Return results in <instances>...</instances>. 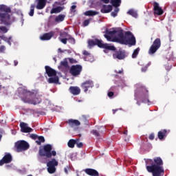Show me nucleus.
<instances>
[{
    "label": "nucleus",
    "mask_w": 176,
    "mask_h": 176,
    "mask_svg": "<svg viewBox=\"0 0 176 176\" xmlns=\"http://www.w3.org/2000/svg\"><path fill=\"white\" fill-rule=\"evenodd\" d=\"M15 146L16 152H23V151H27L30 148V144L24 140H21L15 144Z\"/></svg>",
    "instance_id": "nucleus-9"
},
{
    "label": "nucleus",
    "mask_w": 176,
    "mask_h": 176,
    "mask_svg": "<svg viewBox=\"0 0 176 176\" xmlns=\"http://www.w3.org/2000/svg\"><path fill=\"white\" fill-rule=\"evenodd\" d=\"M112 6L111 5H103L100 10L101 13H110L112 12Z\"/></svg>",
    "instance_id": "nucleus-25"
},
{
    "label": "nucleus",
    "mask_w": 176,
    "mask_h": 176,
    "mask_svg": "<svg viewBox=\"0 0 176 176\" xmlns=\"http://www.w3.org/2000/svg\"><path fill=\"white\" fill-rule=\"evenodd\" d=\"M113 58H114L115 60H124V58H126V54L124 52L120 50L116 52L113 54Z\"/></svg>",
    "instance_id": "nucleus-14"
},
{
    "label": "nucleus",
    "mask_w": 176,
    "mask_h": 176,
    "mask_svg": "<svg viewBox=\"0 0 176 176\" xmlns=\"http://www.w3.org/2000/svg\"><path fill=\"white\" fill-rule=\"evenodd\" d=\"M135 43H137V41L134 34L130 31L126 32L124 40L121 43V45H129L130 46H135Z\"/></svg>",
    "instance_id": "nucleus-6"
},
{
    "label": "nucleus",
    "mask_w": 176,
    "mask_h": 176,
    "mask_svg": "<svg viewBox=\"0 0 176 176\" xmlns=\"http://www.w3.org/2000/svg\"><path fill=\"white\" fill-rule=\"evenodd\" d=\"M83 54H84V56H89L90 55V54L87 51H84Z\"/></svg>",
    "instance_id": "nucleus-56"
},
{
    "label": "nucleus",
    "mask_w": 176,
    "mask_h": 176,
    "mask_svg": "<svg viewBox=\"0 0 176 176\" xmlns=\"http://www.w3.org/2000/svg\"><path fill=\"white\" fill-rule=\"evenodd\" d=\"M20 97L23 101L28 104H33V105H36V104H40L42 100L39 97V95L31 92L27 89H21L19 91Z\"/></svg>",
    "instance_id": "nucleus-2"
},
{
    "label": "nucleus",
    "mask_w": 176,
    "mask_h": 176,
    "mask_svg": "<svg viewBox=\"0 0 176 176\" xmlns=\"http://www.w3.org/2000/svg\"><path fill=\"white\" fill-rule=\"evenodd\" d=\"M110 3H111L112 6H114V8H119L122 3V0H111Z\"/></svg>",
    "instance_id": "nucleus-30"
},
{
    "label": "nucleus",
    "mask_w": 176,
    "mask_h": 176,
    "mask_svg": "<svg viewBox=\"0 0 176 176\" xmlns=\"http://www.w3.org/2000/svg\"><path fill=\"white\" fill-rule=\"evenodd\" d=\"M12 9L6 5H0V21L4 25H11L12 19L10 17Z\"/></svg>",
    "instance_id": "nucleus-3"
},
{
    "label": "nucleus",
    "mask_w": 176,
    "mask_h": 176,
    "mask_svg": "<svg viewBox=\"0 0 176 176\" xmlns=\"http://www.w3.org/2000/svg\"><path fill=\"white\" fill-rule=\"evenodd\" d=\"M54 77H50L48 79L49 83H57L59 80L58 76H54Z\"/></svg>",
    "instance_id": "nucleus-35"
},
{
    "label": "nucleus",
    "mask_w": 176,
    "mask_h": 176,
    "mask_svg": "<svg viewBox=\"0 0 176 176\" xmlns=\"http://www.w3.org/2000/svg\"><path fill=\"white\" fill-rule=\"evenodd\" d=\"M67 41H69V43H72V45H75V38L72 37L71 35L67 38Z\"/></svg>",
    "instance_id": "nucleus-42"
},
{
    "label": "nucleus",
    "mask_w": 176,
    "mask_h": 176,
    "mask_svg": "<svg viewBox=\"0 0 176 176\" xmlns=\"http://www.w3.org/2000/svg\"><path fill=\"white\" fill-rule=\"evenodd\" d=\"M20 128H21V131L22 133H31L33 131V129L31 127H28V124L25 122H21L20 123Z\"/></svg>",
    "instance_id": "nucleus-17"
},
{
    "label": "nucleus",
    "mask_w": 176,
    "mask_h": 176,
    "mask_svg": "<svg viewBox=\"0 0 176 176\" xmlns=\"http://www.w3.org/2000/svg\"><path fill=\"white\" fill-rule=\"evenodd\" d=\"M54 36V32L51 31L48 33H45L42 36H40L41 41H50L52 38Z\"/></svg>",
    "instance_id": "nucleus-20"
},
{
    "label": "nucleus",
    "mask_w": 176,
    "mask_h": 176,
    "mask_svg": "<svg viewBox=\"0 0 176 176\" xmlns=\"http://www.w3.org/2000/svg\"><path fill=\"white\" fill-rule=\"evenodd\" d=\"M127 133H128V131H127V130H125V131L123 132V134H124V135H127Z\"/></svg>",
    "instance_id": "nucleus-62"
},
{
    "label": "nucleus",
    "mask_w": 176,
    "mask_h": 176,
    "mask_svg": "<svg viewBox=\"0 0 176 176\" xmlns=\"http://www.w3.org/2000/svg\"><path fill=\"white\" fill-rule=\"evenodd\" d=\"M60 36H61V38H68L69 36V34H68V33H67V32H62L60 33Z\"/></svg>",
    "instance_id": "nucleus-41"
},
{
    "label": "nucleus",
    "mask_w": 176,
    "mask_h": 176,
    "mask_svg": "<svg viewBox=\"0 0 176 176\" xmlns=\"http://www.w3.org/2000/svg\"><path fill=\"white\" fill-rule=\"evenodd\" d=\"M76 141L77 142L76 143L77 148H83V143L79 142V139H76Z\"/></svg>",
    "instance_id": "nucleus-43"
},
{
    "label": "nucleus",
    "mask_w": 176,
    "mask_h": 176,
    "mask_svg": "<svg viewBox=\"0 0 176 176\" xmlns=\"http://www.w3.org/2000/svg\"><path fill=\"white\" fill-rule=\"evenodd\" d=\"M98 42H102L98 39H95V40H89L88 41V46H89V47H93V46H96V45H97V46H98Z\"/></svg>",
    "instance_id": "nucleus-28"
},
{
    "label": "nucleus",
    "mask_w": 176,
    "mask_h": 176,
    "mask_svg": "<svg viewBox=\"0 0 176 176\" xmlns=\"http://www.w3.org/2000/svg\"><path fill=\"white\" fill-rule=\"evenodd\" d=\"M153 10H154V14H157V16H162L163 13H164V11H163V9L159 6V3L157 2H154L153 3Z\"/></svg>",
    "instance_id": "nucleus-18"
},
{
    "label": "nucleus",
    "mask_w": 176,
    "mask_h": 176,
    "mask_svg": "<svg viewBox=\"0 0 176 176\" xmlns=\"http://www.w3.org/2000/svg\"><path fill=\"white\" fill-rule=\"evenodd\" d=\"M163 164V160L160 157H156L153 160L148 159L146 161V168L153 176H164Z\"/></svg>",
    "instance_id": "nucleus-1"
},
{
    "label": "nucleus",
    "mask_w": 176,
    "mask_h": 176,
    "mask_svg": "<svg viewBox=\"0 0 176 176\" xmlns=\"http://www.w3.org/2000/svg\"><path fill=\"white\" fill-rule=\"evenodd\" d=\"M98 47L101 49H106V50H111V52H115L116 50V47L113 45H111L107 43H102V42H98Z\"/></svg>",
    "instance_id": "nucleus-15"
},
{
    "label": "nucleus",
    "mask_w": 176,
    "mask_h": 176,
    "mask_svg": "<svg viewBox=\"0 0 176 176\" xmlns=\"http://www.w3.org/2000/svg\"><path fill=\"white\" fill-rule=\"evenodd\" d=\"M68 123H69V125L71 127H75L76 126H80V122H79V120H78L69 119L68 120Z\"/></svg>",
    "instance_id": "nucleus-27"
},
{
    "label": "nucleus",
    "mask_w": 176,
    "mask_h": 176,
    "mask_svg": "<svg viewBox=\"0 0 176 176\" xmlns=\"http://www.w3.org/2000/svg\"><path fill=\"white\" fill-rule=\"evenodd\" d=\"M10 39H12V37H9L8 40L7 41V43H8L10 46H12V43L10 42Z\"/></svg>",
    "instance_id": "nucleus-54"
},
{
    "label": "nucleus",
    "mask_w": 176,
    "mask_h": 176,
    "mask_svg": "<svg viewBox=\"0 0 176 176\" xmlns=\"http://www.w3.org/2000/svg\"><path fill=\"white\" fill-rule=\"evenodd\" d=\"M116 112H118V109H113V113L115 115V113H116Z\"/></svg>",
    "instance_id": "nucleus-61"
},
{
    "label": "nucleus",
    "mask_w": 176,
    "mask_h": 176,
    "mask_svg": "<svg viewBox=\"0 0 176 176\" xmlns=\"http://www.w3.org/2000/svg\"><path fill=\"white\" fill-rule=\"evenodd\" d=\"M152 63L148 62V64H146L145 66H144L143 67H142V72H146V71H148V68H149V67H151Z\"/></svg>",
    "instance_id": "nucleus-38"
},
{
    "label": "nucleus",
    "mask_w": 176,
    "mask_h": 176,
    "mask_svg": "<svg viewBox=\"0 0 176 176\" xmlns=\"http://www.w3.org/2000/svg\"><path fill=\"white\" fill-rule=\"evenodd\" d=\"M173 6L176 8V2L173 3Z\"/></svg>",
    "instance_id": "nucleus-63"
},
{
    "label": "nucleus",
    "mask_w": 176,
    "mask_h": 176,
    "mask_svg": "<svg viewBox=\"0 0 176 176\" xmlns=\"http://www.w3.org/2000/svg\"><path fill=\"white\" fill-rule=\"evenodd\" d=\"M34 10H35V5L34 4H31V6H30V11L29 12V16L32 17V16H34Z\"/></svg>",
    "instance_id": "nucleus-39"
},
{
    "label": "nucleus",
    "mask_w": 176,
    "mask_h": 176,
    "mask_svg": "<svg viewBox=\"0 0 176 176\" xmlns=\"http://www.w3.org/2000/svg\"><path fill=\"white\" fill-rule=\"evenodd\" d=\"M104 3H108L109 2V0H100Z\"/></svg>",
    "instance_id": "nucleus-57"
},
{
    "label": "nucleus",
    "mask_w": 176,
    "mask_h": 176,
    "mask_svg": "<svg viewBox=\"0 0 176 176\" xmlns=\"http://www.w3.org/2000/svg\"><path fill=\"white\" fill-rule=\"evenodd\" d=\"M12 160V155L10 153H7L3 156V157L0 160V166H3L5 164L10 163Z\"/></svg>",
    "instance_id": "nucleus-16"
},
{
    "label": "nucleus",
    "mask_w": 176,
    "mask_h": 176,
    "mask_svg": "<svg viewBox=\"0 0 176 176\" xmlns=\"http://www.w3.org/2000/svg\"><path fill=\"white\" fill-rule=\"evenodd\" d=\"M60 65H62V67H64L65 68H68V61L67 60L61 61Z\"/></svg>",
    "instance_id": "nucleus-44"
},
{
    "label": "nucleus",
    "mask_w": 176,
    "mask_h": 176,
    "mask_svg": "<svg viewBox=\"0 0 176 176\" xmlns=\"http://www.w3.org/2000/svg\"><path fill=\"white\" fill-rule=\"evenodd\" d=\"M47 2V0H37L36 8L38 9V10H42V9H44L45 6H46Z\"/></svg>",
    "instance_id": "nucleus-23"
},
{
    "label": "nucleus",
    "mask_w": 176,
    "mask_h": 176,
    "mask_svg": "<svg viewBox=\"0 0 176 176\" xmlns=\"http://www.w3.org/2000/svg\"><path fill=\"white\" fill-rule=\"evenodd\" d=\"M3 133H5V131L3 129H0V142L2 141V137L3 136Z\"/></svg>",
    "instance_id": "nucleus-48"
},
{
    "label": "nucleus",
    "mask_w": 176,
    "mask_h": 176,
    "mask_svg": "<svg viewBox=\"0 0 176 176\" xmlns=\"http://www.w3.org/2000/svg\"><path fill=\"white\" fill-rule=\"evenodd\" d=\"M53 147L52 144H45L43 146V148H40L38 151V160L41 163H43L42 161V157H47V159H51L52 156H56L57 155V152L56 151H52Z\"/></svg>",
    "instance_id": "nucleus-4"
},
{
    "label": "nucleus",
    "mask_w": 176,
    "mask_h": 176,
    "mask_svg": "<svg viewBox=\"0 0 176 176\" xmlns=\"http://www.w3.org/2000/svg\"><path fill=\"white\" fill-rule=\"evenodd\" d=\"M80 72H82V66L77 65H72L70 69V74L73 76H78V75H80Z\"/></svg>",
    "instance_id": "nucleus-12"
},
{
    "label": "nucleus",
    "mask_w": 176,
    "mask_h": 176,
    "mask_svg": "<svg viewBox=\"0 0 176 176\" xmlns=\"http://www.w3.org/2000/svg\"><path fill=\"white\" fill-rule=\"evenodd\" d=\"M14 64L15 67L17 66V65L19 64V61L14 60Z\"/></svg>",
    "instance_id": "nucleus-58"
},
{
    "label": "nucleus",
    "mask_w": 176,
    "mask_h": 176,
    "mask_svg": "<svg viewBox=\"0 0 176 176\" xmlns=\"http://www.w3.org/2000/svg\"><path fill=\"white\" fill-rule=\"evenodd\" d=\"M126 13L127 14H129V16H132V17H134L135 19H137V17H138V13L137 12V10L134 9H130Z\"/></svg>",
    "instance_id": "nucleus-29"
},
{
    "label": "nucleus",
    "mask_w": 176,
    "mask_h": 176,
    "mask_svg": "<svg viewBox=\"0 0 176 176\" xmlns=\"http://www.w3.org/2000/svg\"><path fill=\"white\" fill-rule=\"evenodd\" d=\"M118 13H119V8L115 7L114 11L111 13V15L112 17H116V16H118Z\"/></svg>",
    "instance_id": "nucleus-40"
},
{
    "label": "nucleus",
    "mask_w": 176,
    "mask_h": 176,
    "mask_svg": "<svg viewBox=\"0 0 176 176\" xmlns=\"http://www.w3.org/2000/svg\"><path fill=\"white\" fill-rule=\"evenodd\" d=\"M30 138L32 140H36V138H38V135L32 133L30 135Z\"/></svg>",
    "instance_id": "nucleus-49"
},
{
    "label": "nucleus",
    "mask_w": 176,
    "mask_h": 176,
    "mask_svg": "<svg viewBox=\"0 0 176 176\" xmlns=\"http://www.w3.org/2000/svg\"><path fill=\"white\" fill-rule=\"evenodd\" d=\"M6 51V47L5 45H1L0 46V53L5 54Z\"/></svg>",
    "instance_id": "nucleus-46"
},
{
    "label": "nucleus",
    "mask_w": 176,
    "mask_h": 176,
    "mask_svg": "<svg viewBox=\"0 0 176 176\" xmlns=\"http://www.w3.org/2000/svg\"><path fill=\"white\" fill-rule=\"evenodd\" d=\"M70 63H76V60H74V58L70 59Z\"/></svg>",
    "instance_id": "nucleus-59"
},
{
    "label": "nucleus",
    "mask_w": 176,
    "mask_h": 176,
    "mask_svg": "<svg viewBox=\"0 0 176 176\" xmlns=\"http://www.w3.org/2000/svg\"><path fill=\"white\" fill-rule=\"evenodd\" d=\"M138 53H140V47L136 48L133 54H132V58H137V56H138Z\"/></svg>",
    "instance_id": "nucleus-37"
},
{
    "label": "nucleus",
    "mask_w": 176,
    "mask_h": 176,
    "mask_svg": "<svg viewBox=\"0 0 176 176\" xmlns=\"http://www.w3.org/2000/svg\"><path fill=\"white\" fill-rule=\"evenodd\" d=\"M64 19H65V15L59 14L55 18L56 23H61V21H64Z\"/></svg>",
    "instance_id": "nucleus-34"
},
{
    "label": "nucleus",
    "mask_w": 176,
    "mask_h": 176,
    "mask_svg": "<svg viewBox=\"0 0 176 176\" xmlns=\"http://www.w3.org/2000/svg\"><path fill=\"white\" fill-rule=\"evenodd\" d=\"M76 140L70 139L67 142V146L72 148H75V145H76Z\"/></svg>",
    "instance_id": "nucleus-31"
},
{
    "label": "nucleus",
    "mask_w": 176,
    "mask_h": 176,
    "mask_svg": "<svg viewBox=\"0 0 176 176\" xmlns=\"http://www.w3.org/2000/svg\"><path fill=\"white\" fill-rule=\"evenodd\" d=\"M56 166H58V162L56 158H52L47 163V172L49 174H54V173H56Z\"/></svg>",
    "instance_id": "nucleus-8"
},
{
    "label": "nucleus",
    "mask_w": 176,
    "mask_h": 176,
    "mask_svg": "<svg viewBox=\"0 0 176 176\" xmlns=\"http://www.w3.org/2000/svg\"><path fill=\"white\" fill-rule=\"evenodd\" d=\"M68 41V38H60V42H62V43H63L64 45H67V41Z\"/></svg>",
    "instance_id": "nucleus-50"
},
{
    "label": "nucleus",
    "mask_w": 176,
    "mask_h": 176,
    "mask_svg": "<svg viewBox=\"0 0 176 176\" xmlns=\"http://www.w3.org/2000/svg\"><path fill=\"white\" fill-rule=\"evenodd\" d=\"M149 140H155V133H151L148 136Z\"/></svg>",
    "instance_id": "nucleus-51"
},
{
    "label": "nucleus",
    "mask_w": 176,
    "mask_h": 176,
    "mask_svg": "<svg viewBox=\"0 0 176 176\" xmlns=\"http://www.w3.org/2000/svg\"><path fill=\"white\" fill-rule=\"evenodd\" d=\"M58 50V52H63V51L61 50V48H59Z\"/></svg>",
    "instance_id": "nucleus-64"
},
{
    "label": "nucleus",
    "mask_w": 176,
    "mask_h": 176,
    "mask_svg": "<svg viewBox=\"0 0 176 176\" xmlns=\"http://www.w3.org/2000/svg\"><path fill=\"white\" fill-rule=\"evenodd\" d=\"M61 10H63V7L58 6V7L52 8L50 11V14H53L54 13H60V12H61Z\"/></svg>",
    "instance_id": "nucleus-32"
},
{
    "label": "nucleus",
    "mask_w": 176,
    "mask_h": 176,
    "mask_svg": "<svg viewBox=\"0 0 176 176\" xmlns=\"http://www.w3.org/2000/svg\"><path fill=\"white\" fill-rule=\"evenodd\" d=\"M0 31L3 32V34H6V32H8V28H6L5 26H0Z\"/></svg>",
    "instance_id": "nucleus-45"
},
{
    "label": "nucleus",
    "mask_w": 176,
    "mask_h": 176,
    "mask_svg": "<svg viewBox=\"0 0 176 176\" xmlns=\"http://www.w3.org/2000/svg\"><path fill=\"white\" fill-rule=\"evenodd\" d=\"M138 94H140L142 102L144 104L149 103V93L145 87L142 85L138 87V89L135 93V97H138Z\"/></svg>",
    "instance_id": "nucleus-5"
},
{
    "label": "nucleus",
    "mask_w": 176,
    "mask_h": 176,
    "mask_svg": "<svg viewBox=\"0 0 176 176\" xmlns=\"http://www.w3.org/2000/svg\"><path fill=\"white\" fill-rule=\"evenodd\" d=\"M161 46H162V40H160V38H155L148 50V54L150 55L155 54V53H156V52L160 49Z\"/></svg>",
    "instance_id": "nucleus-7"
},
{
    "label": "nucleus",
    "mask_w": 176,
    "mask_h": 176,
    "mask_svg": "<svg viewBox=\"0 0 176 176\" xmlns=\"http://www.w3.org/2000/svg\"><path fill=\"white\" fill-rule=\"evenodd\" d=\"M85 173L87 174V175L90 176H100V173H98V171L93 168H86L85 170Z\"/></svg>",
    "instance_id": "nucleus-24"
},
{
    "label": "nucleus",
    "mask_w": 176,
    "mask_h": 176,
    "mask_svg": "<svg viewBox=\"0 0 176 176\" xmlns=\"http://www.w3.org/2000/svg\"><path fill=\"white\" fill-rule=\"evenodd\" d=\"M69 91L73 96H79L80 94V88L78 86H71L69 88Z\"/></svg>",
    "instance_id": "nucleus-21"
},
{
    "label": "nucleus",
    "mask_w": 176,
    "mask_h": 176,
    "mask_svg": "<svg viewBox=\"0 0 176 176\" xmlns=\"http://www.w3.org/2000/svg\"><path fill=\"white\" fill-rule=\"evenodd\" d=\"M116 35L118 37H114L112 39V42H118V43H122V41L124 39L123 30L122 28H117Z\"/></svg>",
    "instance_id": "nucleus-10"
},
{
    "label": "nucleus",
    "mask_w": 176,
    "mask_h": 176,
    "mask_svg": "<svg viewBox=\"0 0 176 176\" xmlns=\"http://www.w3.org/2000/svg\"><path fill=\"white\" fill-rule=\"evenodd\" d=\"M116 74H120L121 75H123V69H121L120 70H115Z\"/></svg>",
    "instance_id": "nucleus-52"
},
{
    "label": "nucleus",
    "mask_w": 176,
    "mask_h": 176,
    "mask_svg": "<svg viewBox=\"0 0 176 176\" xmlns=\"http://www.w3.org/2000/svg\"><path fill=\"white\" fill-rule=\"evenodd\" d=\"M169 131L166 129H162L160 131L157 133V137L159 140H164V137L168 135Z\"/></svg>",
    "instance_id": "nucleus-26"
},
{
    "label": "nucleus",
    "mask_w": 176,
    "mask_h": 176,
    "mask_svg": "<svg viewBox=\"0 0 176 176\" xmlns=\"http://www.w3.org/2000/svg\"><path fill=\"white\" fill-rule=\"evenodd\" d=\"M94 87V82L91 80H88L81 84V88L84 90V93H87L89 89Z\"/></svg>",
    "instance_id": "nucleus-11"
},
{
    "label": "nucleus",
    "mask_w": 176,
    "mask_h": 176,
    "mask_svg": "<svg viewBox=\"0 0 176 176\" xmlns=\"http://www.w3.org/2000/svg\"><path fill=\"white\" fill-rule=\"evenodd\" d=\"M104 129L102 126H100L99 128H98L97 129H94L91 131V134H93V135H95V137H96V138H100V137H101V133H104Z\"/></svg>",
    "instance_id": "nucleus-22"
},
{
    "label": "nucleus",
    "mask_w": 176,
    "mask_h": 176,
    "mask_svg": "<svg viewBox=\"0 0 176 176\" xmlns=\"http://www.w3.org/2000/svg\"><path fill=\"white\" fill-rule=\"evenodd\" d=\"M38 140L36 141L37 145H41L42 142H45V138L43 136H37Z\"/></svg>",
    "instance_id": "nucleus-36"
},
{
    "label": "nucleus",
    "mask_w": 176,
    "mask_h": 176,
    "mask_svg": "<svg viewBox=\"0 0 176 176\" xmlns=\"http://www.w3.org/2000/svg\"><path fill=\"white\" fill-rule=\"evenodd\" d=\"M90 20H91V19H86L84 21V22H83L84 27H87V25H89V24H90Z\"/></svg>",
    "instance_id": "nucleus-47"
},
{
    "label": "nucleus",
    "mask_w": 176,
    "mask_h": 176,
    "mask_svg": "<svg viewBox=\"0 0 176 176\" xmlns=\"http://www.w3.org/2000/svg\"><path fill=\"white\" fill-rule=\"evenodd\" d=\"M108 97H113V91H109L108 94Z\"/></svg>",
    "instance_id": "nucleus-53"
},
{
    "label": "nucleus",
    "mask_w": 176,
    "mask_h": 176,
    "mask_svg": "<svg viewBox=\"0 0 176 176\" xmlns=\"http://www.w3.org/2000/svg\"><path fill=\"white\" fill-rule=\"evenodd\" d=\"M64 171H65V174H68V169H67V168H64Z\"/></svg>",
    "instance_id": "nucleus-60"
},
{
    "label": "nucleus",
    "mask_w": 176,
    "mask_h": 176,
    "mask_svg": "<svg viewBox=\"0 0 176 176\" xmlns=\"http://www.w3.org/2000/svg\"><path fill=\"white\" fill-rule=\"evenodd\" d=\"M75 9H76V6H72L71 7V11L72 12H74V10H75Z\"/></svg>",
    "instance_id": "nucleus-55"
},
{
    "label": "nucleus",
    "mask_w": 176,
    "mask_h": 176,
    "mask_svg": "<svg viewBox=\"0 0 176 176\" xmlns=\"http://www.w3.org/2000/svg\"><path fill=\"white\" fill-rule=\"evenodd\" d=\"M100 12L93 10H88L84 13L85 16H97V14H99Z\"/></svg>",
    "instance_id": "nucleus-33"
},
{
    "label": "nucleus",
    "mask_w": 176,
    "mask_h": 176,
    "mask_svg": "<svg viewBox=\"0 0 176 176\" xmlns=\"http://www.w3.org/2000/svg\"><path fill=\"white\" fill-rule=\"evenodd\" d=\"M45 73L47 74V76L52 78V76H56L57 75V72L50 67V66H45Z\"/></svg>",
    "instance_id": "nucleus-19"
},
{
    "label": "nucleus",
    "mask_w": 176,
    "mask_h": 176,
    "mask_svg": "<svg viewBox=\"0 0 176 176\" xmlns=\"http://www.w3.org/2000/svg\"><path fill=\"white\" fill-rule=\"evenodd\" d=\"M117 30L118 28H113L112 30H109L108 29H106L105 34L104 35V38H106V39L109 41V42H112L113 38L111 36H113V35H116Z\"/></svg>",
    "instance_id": "nucleus-13"
}]
</instances>
